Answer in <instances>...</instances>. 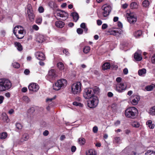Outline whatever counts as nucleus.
<instances>
[{
    "mask_svg": "<svg viewBox=\"0 0 155 155\" xmlns=\"http://www.w3.org/2000/svg\"><path fill=\"white\" fill-rule=\"evenodd\" d=\"M86 155H97V153L94 149H90L86 152Z\"/></svg>",
    "mask_w": 155,
    "mask_h": 155,
    "instance_id": "nucleus-21",
    "label": "nucleus"
},
{
    "mask_svg": "<svg viewBox=\"0 0 155 155\" xmlns=\"http://www.w3.org/2000/svg\"><path fill=\"white\" fill-rule=\"evenodd\" d=\"M102 9L103 11L102 12V15L103 16L106 17L109 15L111 12V8L110 5L105 4L103 6Z\"/></svg>",
    "mask_w": 155,
    "mask_h": 155,
    "instance_id": "nucleus-10",
    "label": "nucleus"
},
{
    "mask_svg": "<svg viewBox=\"0 0 155 155\" xmlns=\"http://www.w3.org/2000/svg\"><path fill=\"white\" fill-rule=\"evenodd\" d=\"M98 130V128L97 126H94L93 128V131L94 133H97Z\"/></svg>",
    "mask_w": 155,
    "mask_h": 155,
    "instance_id": "nucleus-48",
    "label": "nucleus"
},
{
    "mask_svg": "<svg viewBox=\"0 0 155 155\" xmlns=\"http://www.w3.org/2000/svg\"><path fill=\"white\" fill-rule=\"evenodd\" d=\"M138 113L137 108L134 107H130L126 110L125 114L127 117L134 119L137 117Z\"/></svg>",
    "mask_w": 155,
    "mask_h": 155,
    "instance_id": "nucleus-1",
    "label": "nucleus"
},
{
    "mask_svg": "<svg viewBox=\"0 0 155 155\" xmlns=\"http://www.w3.org/2000/svg\"><path fill=\"white\" fill-rule=\"evenodd\" d=\"M131 125L133 127L135 128H138L140 126L139 123L136 121H134L132 122Z\"/></svg>",
    "mask_w": 155,
    "mask_h": 155,
    "instance_id": "nucleus-29",
    "label": "nucleus"
},
{
    "mask_svg": "<svg viewBox=\"0 0 155 155\" xmlns=\"http://www.w3.org/2000/svg\"><path fill=\"white\" fill-rule=\"evenodd\" d=\"M149 113L152 115H155V106L152 107L150 109Z\"/></svg>",
    "mask_w": 155,
    "mask_h": 155,
    "instance_id": "nucleus-35",
    "label": "nucleus"
},
{
    "mask_svg": "<svg viewBox=\"0 0 155 155\" xmlns=\"http://www.w3.org/2000/svg\"><path fill=\"white\" fill-rule=\"evenodd\" d=\"M45 40V37L43 35H39L37 36V41L39 43H41Z\"/></svg>",
    "mask_w": 155,
    "mask_h": 155,
    "instance_id": "nucleus-18",
    "label": "nucleus"
},
{
    "mask_svg": "<svg viewBox=\"0 0 155 155\" xmlns=\"http://www.w3.org/2000/svg\"><path fill=\"white\" fill-rule=\"evenodd\" d=\"M28 17L30 21H32L34 19V15L32 11L30 10H28Z\"/></svg>",
    "mask_w": 155,
    "mask_h": 155,
    "instance_id": "nucleus-20",
    "label": "nucleus"
},
{
    "mask_svg": "<svg viewBox=\"0 0 155 155\" xmlns=\"http://www.w3.org/2000/svg\"><path fill=\"white\" fill-rule=\"evenodd\" d=\"M120 124V121L119 120H117L115 123H114V125L116 126H118Z\"/></svg>",
    "mask_w": 155,
    "mask_h": 155,
    "instance_id": "nucleus-62",
    "label": "nucleus"
},
{
    "mask_svg": "<svg viewBox=\"0 0 155 155\" xmlns=\"http://www.w3.org/2000/svg\"><path fill=\"white\" fill-rule=\"evenodd\" d=\"M127 88L126 83L125 82H121L116 84L115 90L119 93H122L126 90Z\"/></svg>",
    "mask_w": 155,
    "mask_h": 155,
    "instance_id": "nucleus-8",
    "label": "nucleus"
},
{
    "mask_svg": "<svg viewBox=\"0 0 155 155\" xmlns=\"http://www.w3.org/2000/svg\"><path fill=\"white\" fill-rule=\"evenodd\" d=\"M63 52L64 54H65L66 55H68L69 53L68 52V50L67 49H64L63 51Z\"/></svg>",
    "mask_w": 155,
    "mask_h": 155,
    "instance_id": "nucleus-58",
    "label": "nucleus"
},
{
    "mask_svg": "<svg viewBox=\"0 0 155 155\" xmlns=\"http://www.w3.org/2000/svg\"><path fill=\"white\" fill-rule=\"evenodd\" d=\"M15 126L16 128L19 130H21L23 127L22 125L19 122H17L16 123Z\"/></svg>",
    "mask_w": 155,
    "mask_h": 155,
    "instance_id": "nucleus-38",
    "label": "nucleus"
},
{
    "mask_svg": "<svg viewBox=\"0 0 155 155\" xmlns=\"http://www.w3.org/2000/svg\"><path fill=\"white\" fill-rule=\"evenodd\" d=\"M126 16L128 21L130 24H134L137 21V17L134 13L127 11L126 12Z\"/></svg>",
    "mask_w": 155,
    "mask_h": 155,
    "instance_id": "nucleus-7",
    "label": "nucleus"
},
{
    "mask_svg": "<svg viewBox=\"0 0 155 155\" xmlns=\"http://www.w3.org/2000/svg\"><path fill=\"white\" fill-rule=\"evenodd\" d=\"M42 21V19L41 17H39L38 18L36 21V23L38 24H40Z\"/></svg>",
    "mask_w": 155,
    "mask_h": 155,
    "instance_id": "nucleus-47",
    "label": "nucleus"
},
{
    "mask_svg": "<svg viewBox=\"0 0 155 155\" xmlns=\"http://www.w3.org/2000/svg\"><path fill=\"white\" fill-rule=\"evenodd\" d=\"M117 25L118 27L120 28H121L123 27V25L122 23L120 21H118L117 22Z\"/></svg>",
    "mask_w": 155,
    "mask_h": 155,
    "instance_id": "nucleus-61",
    "label": "nucleus"
},
{
    "mask_svg": "<svg viewBox=\"0 0 155 155\" xmlns=\"http://www.w3.org/2000/svg\"><path fill=\"white\" fill-rule=\"evenodd\" d=\"M71 15L75 22H76L78 19L79 18V15L77 12H74L72 13H71Z\"/></svg>",
    "mask_w": 155,
    "mask_h": 155,
    "instance_id": "nucleus-24",
    "label": "nucleus"
},
{
    "mask_svg": "<svg viewBox=\"0 0 155 155\" xmlns=\"http://www.w3.org/2000/svg\"><path fill=\"white\" fill-rule=\"evenodd\" d=\"M107 27V25L106 24H103L102 28L103 29H105Z\"/></svg>",
    "mask_w": 155,
    "mask_h": 155,
    "instance_id": "nucleus-60",
    "label": "nucleus"
},
{
    "mask_svg": "<svg viewBox=\"0 0 155 155\" xmlns=\"http://www.w3.org/2000/svg\"><path fill=\"white\" fill-rule=\"evenodd\" d=\"M29 138L28 135L27 134H24L21 138V141L23 142L27 140Z\"/></svg>",
    "mask_w": 155,
    "mask_h": 155,
    "instance_id": "nucleus-27",
    "label": "nucleus"
},
{
    "mask_svg": "<svg viewBox=\"0 0 155 155\" xmlns=\"http://www.w3.org/2000/svg\"><path fill=\"white\" fill-rule=\"evenodd\" d=\"M28 89L29 91L33 92H37L39 88V85L35 83H31L28 86Z\"/></svg>",
    "mask_w": 155,
    "mask_h": 155,
    "instance_id": "nucleus-11",
    "label": "nucleus"
},
{
    "mask_svg": "<svg viewBox=\"0 0 155 155\" xmlns=\"http://www.w3.org/2000/svg\"><path fill=\"white\" fill-rule=\"evenodd\" d=\"M92 98L91 99L88 101L87 105L90 108H94L97 106L98 104L99 101L97 97L96 96Z\"/></svg>",
    "mask_w": 155,
    "mask_h": 155,
    "instance_id": "nucleus-9",
    "label": "nucleus"
},
{
    "mask_svg": "<svg viewBox=\"0 0 155 155\" xmlns=\"http://www.w3.org/2000/svg\"><path fill=\"white\" fill-rule=\"evenodd\" d=\"M93 89L94 90V94L95 93H97L99 92H100V89L99 88L97 87H95L93 88Z\"/></svg>",
    "mask_w": 155,
    "mask_h": 155,
    "instance_id": "nucleus-45",
    "label": "nucleus"
},
{
    "mask_svg": "<svg viewBox=\"0 0 155 155\" xmlns=\"http://www.w3.org/2000/svg\"><path fill=\"white\" fill-rule=\"evenodd\" d=\"M14 113V110L12 109H10L8 111V113L9 114L11 115Z\"/></svg>",
    "mask_w": 155,
    "mask_h": 155,
    "instance_id": "nucleus-59",
    "label": "nucleus"
},
{
    "mask_svg": "<svg viewBox=\"0 0 155 155\" xmlns=\"http://www.w3.org/2000/svg\"><path fill=\"white\" fill-rule=\"evenodd\" d=\"M12 85V83L8 79H0V92L4 91L9 89Z\"/></svg>",
    "mask_w": 155,
    "mask_h": 155,
    "instance_id": "nucleus-2",
    "label": "nucleus"
},
{
    "mask_svg": "<svg viewBox=\"0 0 155 155\" xmlns=\"http://www.w3.org/2000/svg\"><path fill=\"white\" fill-rule=\"evenodd\" d=\"M38 11L40 13H42L44 11V8L42 7H40L38 9Z\"/></svg>",
    "mask_w": 155,
    "mask_h": 155,
    "instance_id": "nucleus-52",
    "label": "nucleus"
},
{
    "mask_svg": "<svg viewBox=\"0 0 155 155\" xmlns=\"http://www.w3.org/2000/svg\"><path fill=\"white\" fill-rule=\"evenodd\" d=\"M4 99V97L2 95L0 96V104H2Z\"/></svg>",
    "mask_w": 155,
    "mask_h": 155,
    "instance_id": "nucleus-51",
    "label": "nucleus"
},
{
    "mask_svg": "<svg viewBox=\"0 0 155 155\" xmlns=\"http://www.w3.org/2000/svg\"><path fill=\"white\" fill-rule=\"evenodd\" d=\"M23 100L26 103H28L30 101L29 97L26 96H24L22 97Z\"/></svg>",
    "mask_w": 155,
    "mask_h": 155,
    "instance_id": "nucleus-40",
    "label": "nucleus"
},
{
    "mask_svg": "<svg viewBox=\"0 0 155 155\" xmlns=\"http://www.w3.org/2000/svg\"><path fill=\"white\" fill-rule=\"evenodd\" d=\"M57 15L62 18L63 20H65L68 17V14L65 11H60L57 12Z\"/></svg>",
    "mask_w": 155,
    "mask_h": 155,
    "instance_id": "nucleus-12",
    "label": "nucleus"
},
{
    "mask_svg": "<svg viewBox=\"0 0 155 155\" xmlns=\"http://www.w3.org/2000/svg\"><path fill=\"white\" fill-rule=\"evenodd\" d=\"M78 142L80 145H83L85 143V140L83 137L79 138L78 139Z\"/></svg>",
    "mask_w": 155,
    "mask_h": 155,
    "instance_id": "nucleus-30",
    "label": "nucleus"
},
{
    "mask_svg": "<svg viewBox=\"0 0 155 155\" xmlns=\"http://www.w3.org/2000/svg\"><path fill=\"white\" fill-rule=\"evenodd\" d=\"M107 32L110 35L117 36H119L120 35L122 34L123 31L121 30H115L109 29L107 31Z\"/></svg>",
    "mask_w": 155,
    "mask_h": 155,
    "instance_id": "nucleus-13",
    "label": "nucleus"
},
{
    "mask_svg": "<svg viewBox=\"0 0 155 155\" xmlns=\"http://www.w3.org/2000/svg\"><path fill=\"white\" fill-rule=\"evenodd\" d=\"M77 33L79 34H81L83 32V30L80 28H78L77 29Z\"/></svg>",
    "mask_w": 155,
    "mask_h": 155,
    "instance_id": "nucleus-49",
    "label": "nucleus"
},
{
    "mask_svg": "<svg viewBox=\"0 0 155 155\" xmlns=\"http://www.w3.org/2000/svg\"><path fill=\"white\" fill-rule=\"evenodd\" d=\"M13 32L17 38L19 39L22 38L25 35L24 28L21 26L18 25L15 27Z\"/></svg>",
    "mask_w": 155,
    "mask_h": 155,
    "instance_id": "nucleus-4",
    "label": "nucleus"
},
{
    "mask_svg": "<svg viewBox=\"0 0 155 155\" xmlns=\"http://www.w3.org/2000/svg\"><path fill=\"white\" fill-rule=\"evenodd\" d=\"M2 117L3 120L5 122L8 123L10 121L7 115L6 114L5 112H3L2 114Z\"/></svg>",
    "mask_w": 155,
    "mask_h": 155,
    "instance_id": "nucleus-19",
    "label": "nucleus"
},
{
    "mask_svg": "<svg viewBox=\"0 0 155 155\" xmlns=\"http://www.w3.org/2000/svg\"><path fill=\"white\" fill-rule=\"evenodd\" d=\"M142 34V31L141 30H138L136 31H135L134 33V35L135 36L136 38H137Z\"/></svg>",
    "mask_w": 155,
    "mask_h": 155,
    "instance_id": "nucleus-34",
    "label": "nucleus"
},
{
    "mask_svg": "<svg viewBox=\"0 0 155 155\" xmlns=\"http://www.w3.org/2000/svg\"><path fill=\"white\" fill-rule=\"evenodd\" d=\"M73 104L74 106H78L80 107H82L83 106V104L77 101L74 102L73 103Z\"/></svg>",
    "mask_w": 155,
    "mask_h": 155,
    "instance_id": "nucleus-39",
    "label": "nucleus"
},
{
    "mask_svg": "<svg viewBox=\"0 0 155 155\" xmlns=\"http://www.w3.org/2000/svg\"><path fill=\"white\" fill-rule=\"evenodd\" d=\"M35 55L36 58L39 60H44L45 59V55L42 52H37L35 53Z\"/></svg>",
    "mask_w": 155,
    "mask_h": 155,
    "instance_id": "nucleus-16",
    "label": "nucleus"
},
{
    "mask_svg": "<svg viewBox=\"0 0 155 155\" xmlns=\"http://www.w3.org/2000/svg\"><path fill=\"white\" fill-rule=\"evenodd\" d=\"M12 66L15 68H18L20 67V64L17 62H14L12 63Z\"/></svg>",
    "mask_w": 155,
    "mask_h": 155,
    "instance_id": "nucleus-44",
    "label": "nucleus"
},
{
    "mask_svg": "<svg viewBox=\"0 0 155 155\" xmlns=\"http://www.w3.org/2000/svg\"><path fill=\"white\" fill-rule=\"evenodd\" d=\"M90 50V48L88 46H85L83 49V52L85 54L88 53Z\"/></svg>",
    "mask_w": 155,
    "mask_h": 155,
    "instance_id": "nucleus-37",
    "label": "nucleus"
},
{
    "mask_svg": "<svg viewBox=\"0 0 155 155\" xmlns=\"http://www.w3.org/2000/svg\"><path fill=\"white\" fill-rule=\"evenodd\" d=\"M121 78L120 77H118L116 79V81H117V82L118 83H120V82H121Z\"/></svg>",
    "mask_w": 155,
    "mask_h": 155,
    "instance_id": "nucleus-57",
    "label": "nucleus"
},
{
    "mask_svg": "<svg viewBox=\"0 0 155 155\" xmlns=\"http://www.w3.org/2000/svg\"><path fill=\"white\" fill-rule=\"evenodd\" d=\"M67 85V81L65 79H61L58 80L53 85V89L58 91L61 89L65 87Z\"/></svg>",
    "mask_w": 155,
    "mask_h": 155,
    "instance_id": "nucleus-3",
    "label": "nucleus"
},
{
    "mask_svg": "<svg viewBox=\"0 0 155 155\" xmlns=\"http://www.w3.org/2000/svg\"><path fill=\"white\" fill-rule=\"evenodd\" d=\"M128 6V4L126 3L122 5V7L123 9H125L127 8Z\"/></svg>",
    "mask_w": 155,
    "mask_h": 155,
    "instance_id": "nucleus-55",
    "label": "nucleus"
},
{
    "mask_svg": "<svg viewBox=\"0 0 155 155\" xmlns=\"http://www.w3.org/2000/svg\"><path fill=\"white\" fill-rule=\"evenodd\" d=\"M146 70L145 68H142L139 70L138 71V73L140 76H142L146 73Z\"/></svg>",
    "mask_w": 155,
    "mask_h": 155,
    "instance_id": "nucleus-31",
    "label": "nucleus"
},
{
    "mask_svg": "<svg viewBox=\"0 0 155 155\" xmlns=\"http://www.w3.org/2000/svg\"><path fill=\"white\" fill-rule=\"evenodd\" d=\"M58 68L60 70H62L64 69V66L63 64L61 62H59L57 64Z\"/></svg>",
    "mask_w": 155,
    "mask_h": 155,
    "instance_id": "nucleus-32",
    "label": "nucleus"
},
{
    "mask_svg": "<svg viewBox=\"0 0 155 155\" xmlns=\"http://www.w3.org/2000/svg\"><path fill=\"white\" fill-rule=\"evenodd\" d=\"M48 75L49 78L52 79L55 78L57 76L55 73V71L54 69L50 70L48 72Z\"/></svg>",
    "mask_w": 155,
    "mask_h": 155,
    "instance_id": "nucleus-17",
    "label": "nucleus"
},
{
    "mask_svg": "<svg viewBox=\"0 0 155 155\" xmlns=\"http://www.w3.org/2000/svg\"><path fill=\"white\" fill-rule=\"evenodd\" d=\"M55 25L58 28H61L64 26V24L62 21H58L55 22Z\"/></svg>",
    "mask_w": 155,
    "mask_h": 155,
    "instance_id": "nucleus-22",
    "label": "nucleus"
},
{
    "mask_svg": "<svg viewBox=\"0 0 155 155\" xmlns=\"http://www.w3.org/2000/svg\"><path fill=\"white\" fill-rule=\"evenodd\" d=\"M83 96L86 99H91L95 97L93 88H88L85 89L83 92Z\"/></svg>",
    "mask_w": 155,
    "mask_h": 155,
    "instance_id": "nucleus-6",
    "label": "nucleus"
},
{
    "mask_svg": "<svg viewBox=\"0 0 155 155\" xmlns=\"http://www.w3.org/2000/svg\"><path fill=\"white\" fill-rule=\"evenodd\" d=\"M71 92L74 94H79L81 91V84L78 82L73 84L71 87Z\"/></svg>",
    "mask_w": 155,
    "mask_h": 155,
    "instance_id": "nucleus-5",
    "label": "nucleus"
},
{
    "mask_svg": "<svg viewBox=\"0 0 155 155\" xmlns=\"http://www.w3.org/2000/svg\"><path fill=\"white\" fill-rule=\"evenodd\" d=\"M153 88V87L152 85H148L146 87V90L148 91H152Z\"/></svg>",
    "mask_w": 155,
    "mask_h": 155,
    "instance_id": "nucleus-46",
    "label": "nucleus"
},
{
    "mask_svg": "<svg viewBox=\"0 0 155 155\" xmlns=\"http://www.w3.org/2000/svg\"><path fill=\"white\" fill-rule=\"evenodd\" d=\"M80 27L82 28H83L84 29V31L86 32H87V30L88 29L86 27L85 24L84 23H82L80 25Z\"/></svg>",
    "mask_w": 155,
    "mask_h": 155,
    "instance_id": "nucleus-41",
    "label": "nucleus"
},
{
    "mask_svg": "<svg viewBox=\"0 0 155 155\" xmlns=\"http://www.w3.org/2000/svg\"><path fill=\"white\" fill-rule=\"evenodd\" d=\"M32 28L36 31L39 29V27L36 25H35L32 26Z\"/></svg>",
    "mask_w": 155,
    "mask_h": 155,
    "instance_id": "nucleus-53",
    "label": "nucleus"
},
{
    "mask_svg": "<svg viewBox=\"0 0 155 155\" xmlns=\"http://www.w3.org/2000/svg\"><path fill=\"white\" fill-rule=\"evenodd\" d=\"M134 58L135 60L137 61H140L142 59L141 51L138 50L134 54Z\"/></svg>",
    "mask_w": 155,
    "mask_h": 155,
    "instance_id": "nucleus-15",
    "label": "nucleus"
},
{
    "mask_svg": "<svg viewBox=\"0 0 155 155\" xmlns=\"http://www.w3.org/2000/svg\"><path fill=\"white\" fill-rule=\"evenodd\" d=\"M149 5V3L148 0H145L143 1L142 3L143 6L145 7H147Z\"/></svg>",
    "mask_w": 155,
    "mask_h": 155,
    "instance_id": "nucleus-42",
    "label": "nucleus"
},
{
    "mask_svg": "<svg viewBox=\"0 0 155 155\" xmlns=\"http://www.w3.org/2000/svg\"><path fill=\"white\" fill-rule=\"evenodd\" d=\"M30 73V71L28 69H26L24 71V73L27 75H28Z\"/></svg>",
    "mask_w": 155,
    "mask_h": 155,
    "instance_id": "nucleus-56",
    "label": "nucleus"
},
{
    "mask_svg": "<svg viewBox=\"0 0 155 155\" xmlns=\"http://www.w3.org/2000/svg\"><path fill=\"white\" fill-rule=\"evenodd\" d=\"M140 99V97L138 95H132L130 97V101L133 105H136L138 104Z\"/></svg>",
    "mask_w": 155,
    "mask_h": 155,
    "instance_id": "nucleus-14",
    "label": "nucleus"
},
{
    "mask_svg": "<svg viewBox=\"0 0 155 155\" xmlns=\"http://www.w3.org/2000/svg\"><path fill=\"white\" fill-rule=\"evenodd\" d=\"M120 141V138L119 137H116L114 138V141L115 142L118 143Z\"/></svg>",
    "mask_w": 155,
    "mask_h": 155,
    "instance_id": "nucleus-50",
    "label": "nucleus"
},
{
    "mask_svg": "<svg viewBox=\"0 0 155 155\" xmlns=\"http://www.w3.org/2000/svg\"><path fill=\"white\" fill-rule=\"evenodd\" d=\"M145 154L146 155H155V152L151 150H148Z\"/></svg>",
    "mask_w": 155,
    "mask_h": 155,
    "instance_id": "nucleus-43",
    "label": "nucleus"
},
{
    "mask_svg": "<svg viewBox=\"0 0 155 155\" xmlns=\"http://www.w3.org/2000/svg\"><path fill=\"white\" fill-rule=\"evenodd\" d=\"M48 5L49 6L52 8H55L57 7V5L56 3L53 2V1H51L48 4Z\"/></svg>",
    "mask_w": 155,
    "mask_h": 155,
    "instance_id": "nucleus-33",
    "label": "nucleus"
},
{
    "mask_svg": "<svg viewBox=\"0 0 155 155\" xmlns=\"http://www.w3.org/2000/svg\"><path fill=\"white\" fill-rule=\"evenodd\" d=\"M7 137V134L6 132H2L0 134V138L1 139H5Z\"/></svg>",
    "mask_w": 155,
    "mask_h": 155,
    "instance_id": "nucleus-36",
    "label": "nucleus"
},
{
    "mask_svg": "<svg viewBox=\"0 0 155 155\" xmlns=\"http://www.w3.org/2000/svg\"><path fill=\"white\" fill-rule=\"evenodd\" d=\"M151 62L153 64H155V54L152 57Z\"/></svg>",
    "mask_w": 155,
    "mask_h": 155,
    "instance_id": "nucleus-54",
    "label": "nucleus"
},
{
    "mask_svg": "<svg viewBox=\"0 0 155 155\" xmlns=\"http://www.w3.org/2000/svg\"><path fill=\"white\" fill-rule=\"evenodd\" d=\"M27 88L26 87H24L21 89V91L23 92H25L27 91Z\"/></svg>",
    "mask_w": 155,
    "mask_h": 155,
    "instance_id": "nucleus-63",
    "label": "nucleus"
},
{
    "mask_svg": "<svg viewBox=\"0 0 155 155\" xmlns=\"http://www.w3.org/2000/svg\"><path fill=\"white\" fill-rule=\"evenodd\" d=\"M110 65L109 63H104L102 65V68L103 70H106L109 69Z\"/></svg>",
    "mask_w": 155,
    "mask_h": 155,
    "instance_id": "nucleus-28",
    "label": "nucleus"
},
{
    "mask_svg": "<svg viewBox=\"0 0 155 155\" xmlns=\"http://www.w3.org/2000/svg\"><path fill=\"white\" fill-rule=\"evenodd\" d=\"M15 45L18 50L19 51H21L22 50V47L21 44L18 42H15Z\"/></svg>",
    "mask_w": 155,
    "mask_h": 155,
    "instance_id": "nucleus-26",
    "label": "nucleus"
},
{
    "mask_svg": "<svg viewBox=\"0 0 155 155\" xmlns=\"http://www.w3.org/2000/svg\"><path fill=\"white\" fill-rule=\"evenodd\" d=\"M123 72L125 74H127L128 73V70L127 68H124L123 70Z\"/></svg>",
    "mask_w": 155,
    "mask_h": 155,
    "instance_id": "nucleus-64",
    "label": "nucleus"
},
{
    "mask_svg": "<svg viewBox=\"0 0 155 155\" xmlns=\"http://www.w3.org/2000/svg\"><path fill=\"white\" fill-rule=\"evenodd\" d=\"M130 6L131 9H137L138 8V5L135 2H132L130 4Z\"/></svg>",
    "mask_w": 155,
    "mask_h": 155,
    "instance_id": "nucleus-25",
    "label": "nucleus"
},
{
    "mask_svg": "<svg viewBox=\"0 0 155 155\" xmlns=\"http://www.w3.org/2000/svg\"><path fill=\"white\" fill-rule=\"evenodd\" d=\"M146 125L151 129H153L155 127V125L152 123V120H149L147 121Z\"/></svg>",
    "mask_w": 155,
    "mask_h": 155,
    "instance_id": "nucleus-23",
    "label": "nucleus"
}]
</instances>
